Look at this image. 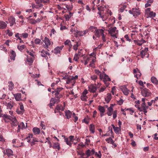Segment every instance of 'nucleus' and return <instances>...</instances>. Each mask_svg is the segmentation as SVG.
<instances>
[{
    "label": "nucleus",
    "instance_id": "1",
    "mask_svg": "<svg viewBox=\"0 0 158 158\" xmlns=\"http://www.w3.org/2000/svg\"><path fill=\"white\" fill-rule=\"evenodd\" d=\"M3 117L5 118L10 119L11 120V126L13 128L16 127L17 125H18V122L15 117H11L10 116L7 115L6 114H4L3 115Z\"/></svg>",
    "mask_w": 158,
    "mask_h": 158
},
{
    "label": "nucleus",
    "instance_id": "2",
    "mask_svg": "<svg viewBox=\"0 0 158 158\" xmlns=\"http://www.w3.org/2000/svg\"><path fill=\"white\" fill-rule=\"evenodd\" d=\"M100 78L101 79H103V81L106 87L109 85V83L107 81H110V79L109 78L108 76L105 73L103 72L102 74H100Z\"/></svg>",
    "mask_w": 158,
    "mask_h": 158
},
{
    "label": "nucleus",
    "instance_id": "3",
    "mask_svg": "<svg viewBox=\"0 0 158 158\" xmlns=\"http://www.w3.org/2000/svg\"><path fill=\"white\" fill-rule=\"evenodd\" d=\"M35 2L36 4V5H32V6L33 8H35L36 9L39 8L42 6L41 3H46L49 2L48 0H35Z\"/></svg>",
    "mask_w": 158,
    "mask_h": 158
},
{
    "label": "nucleus",
    "instance_id": "4",
    "mask_svg": "<svg viewBox=\"0 0 158 158\" xmlns=\"http://www.w3.org/2000/svg\"><path fill=\"white\" fill-rule=\"evenodd\" d=\"M98 14L100 15V17L102 19L103 21H104L105 19L107 18L109 16H111L112 14V13L110 10L106 11V12L103 14H102L101 12H99Z\"/></svg>",
    "mask_w": 158,
    "mask_h": 158
},
{
    "label": "nucleus",
    "instance_id": "5",
    "mask_svg": "<svg viewBox=\"0 0 158 158\" xmlns=\"http://www.w3.org/2000/svg\"><path fill=\"white\" fill-rule=\"evenodd\" d=\"M142 95L144 97H148L150 96L151 93L150 90L146 88H141Z\"/></svg>",
    "mask_w": 158,
    "mask_h": 158
},
{
    "label": "nucleus",
    "instance_id": "6",
    "mask_svg": "<svg viewBox=\"0 0 158 158\" xmlns=\"http://www.w3.org/2000/svg\"><path fill=\"white\" fill-rule=\"evenodd\" d=\"M109 33L110 34L111 36L114 38H117V34L118 33V31L116 30V27H114L113 28H110L108 30Z\"/></svg>",
    "mask_w": 158,
    "mask_h": 158
},
{
    "label": "nucleus",
    "instance_id": "7",
    "mask_svg": "<svg viewBox=\"0 0 158 158\" xmlns=\"http://www.w3.org/2000/svg\"><path fill=\"white\" fill-rule=\"evenodd\" d=\"M90 56L91 59V61L90 62L89 64V66L90 67H93L94 65V63L96 61V54L94 52L91 53L90 55L88 56Z\"/></svg>",
    "mask_w": 158,
    "mask_h": 158
},
{
    "label": "nucleus",
    "instance_id": "8",
    "mask_svg": "<svg viewBox=\"0 0 158 158\" xmlns=\"http://www.w3.org/2000/svg\"><path fill=\"white\" fill-rule=\"evenodd\" d=\"M137 108L140 111H143L145 113L147 112V110L148 108V106L146 105L145 103H142L141 107L138 106Z\"/></svg>",
    "mask_w": 158,
    "mask_h": 158
},
{
    "label": "nucleus",
    "instance_id": "9",
    "mask_svg": "<svg viewBox=\"0 0 158 158\" xmlns=\"http://www.w3.org/2000/svg\"><path fill=\"white\" fill-rule=\"evenodd\" d=\"M43 42L44 43V47L46 49L48 48L49 46L51 44V42L49 39L46 37H44V39L43 40Z\"/></svg>",
    "mask_w": 158,
    "mask_h": 158
},
{
    "label": "nucleus",
    "instance_id": "10",
    "mask_svg": "<svg viewBox=\"0 0 158 158\" xmlns=\"http://www.w3.org/2000/svg\"><path fill=\"white\" fill-rule=\"evenodd\" d=\"M145 15L147 18L150 17L152 18L156 16V13L150 10H146Z\"/></svg>",
    "mask_w": 158,
    "mask_h": 158
},
{
    "label": "nucleus",
    "instance_id": "11",
    "mask_svg": "<svg viewBox=\"0 0 158 158\" xmlns=\"http://www.w3.org/2000/svg\"><path fill=\"white\" fill-rule=\"evenodd\" d=\"M91 60V59L90 56H84L83 57V59L81 60V62L84 63L85 65H86Z\"/></svg>",
    "mask_w": 158,
    "mask_h": 158
},
{
    "label": "nucleus",
    "instance_id": "12",
    "mask_svg": "<svg viewBox=\"0 0 158 158\" xmlns=\"http://www.w3.org/2000/svg\"><path fill=\"white\" fill-rule=\"evenodd\" d=\"M87 93V90L86 89L85 90L81 96V99L82 101L85 102L87 101V97L86 96V94Z\"/></svg>",
    "mask_w": 158,
    "mask_h": 158
},
{
    "label": "nucleus",
    "instance_id": "13",
    "mask_svg": "<svg viewBox=\"0 0 158 158\" xmlns=\"http://www.w3.org/2000/svg\"><path fill=\"white\" fill-rule=\"evenodd\" d=\"M113 106L112 105H111L110 107H108L107 109V114L108 116H111L112 115L113 112Z\"/></svg>",
    "mask_w": 158,
    "mask_h": 158
},
{
    "label": "nucleus",
    "instance_id": "14",
    "mask_svg": "<svg viewBox=\"0 0 158 158\" xmlns=\"http://www.w3.org/2000/svg\"><path fill=\"white\" fill-rule=\"evenodd\" d=\"M12 143H13V146L14 147H18L21 146L18 139H14L12 140Z\"/></svg>",
    "mask_w": 158,
    "mask_h": 158
},
{
    "label": "nucleus",
    "instance_id": "15",
    "mask_svg": "<svg viewBox=\"0 0 158 158\" xmlns=\"http://www.w3.org/2000/svg\"><path fill=\"white\" fill-rule=\"evenodd\" d=\"M115 133L117 134H119L121 131L120 127H115L113 124L111 125Z\"/></svg>",
    "mask_w": 158,
    "mask_h": 158
},
{
    "label": "nucleus",
    "instance_id": "16",
    "mask_svg": "<svg viewBox=\"0 0 158 158\" xmlns=\"http://www.w3.org/2000/svg\"><path fill=\"white\" fill-rule=\"evenodd\" d=\"M104 33V31L102 29H100L95 30V34L97 37H99L101 35H102Z\"/></svg>",
    "mask_w": 158,
    "mask_h": 158
},
{
    "label": "nucleus",
    "instance_id": "17",
    "mask_svg": "<svg viewBox=\"0 0 158 158\" xmlns=\"http://www.w3.org/2000/svg\"><path fill=\"white\" fill-rule=\"evenodd\" d=\"M129 13L133 15L135 17L138 16L140 14L139 10H129Z\"/></svg>",
    "mask_w": 158,
    "mask_h": 158
},
{
    "label": "nucleus",
    "instance_id": "18",
    "mask_svg": "<svg viewBox=\"0 0 158 158\" xmlns=\"http://www.w3.org/2000/svg\"><path fill=\"white\" fill-rule=\"evenodd\" d=\"M27 125L26 126H25L23 122L21 123L20 124H19L18 125V129L17 130V132H19L20 129L23 130L25 129Z\"/></svg>",
    "mask_w": 158,
    "mask_h": 158
},
{
    "label": "nucleus",
    "instance_id": "19",
    "mask_svg": "<svg viewBox=\"0 0 158 158\" xmlns=\"http://www.w3.org/2000/svg\"><path fill=\"white\" fill-rule=\"evenodd\" d=\"M89 90L92 93L95 92L96 90V86L95 85H91L89 87Z\"/></svg>",
    "mask_w": 158,
    "mask_h": 158
},
{
    "label": "nucleus",
    "instance_id": "20",
    "mask_svg": "<svg viewBox=\"0 0 158 158\" xmlns=\"http://www.w3.org/2000/svg\"><path fill=\"white\" fill-rule=\"evenodd\" d=\"M148 48H145L141 52L140 55L142 58H143L146 55L148 54Z\"/></svg>",
    "mask_w": 158,
    "mask_h": 158
},
{
    "label": "nucleus",
    "instance_id": "21",
    "mask_svg": "<svg viewBox=\"0 0 158 158\" xmlns=\"http://www.w3.org/2000/svg\"><path fill=\"white\" fill-rule=\"evenodd\" d=\"M34 60V57H31L29 56H27V60L28 62V64L29 65H31Z\"/></svg>",
    "mask_w": 158,
    "mask_h": 158
},
{
    "label": "nucleus",
    "instance_id": "22",
    "mask_svg": "<svg viewBox=\"0 0 158 158\" xmlns=\"http://www.w3.org/2000/svg\"><path fill=\"white\" fill-rule=\"evenodd\" d=\"M75 82V81L71 77H68L66 81V83L68 84L71 83L72 85H73Z\"/></svg>",
    "mask_w": 158,
    "mask_h": 158
},
{
    "label": "nucleus",
    "instance_id": "23",
    "mask_svg": "<svg viewBox=\"0 0 158 158\" xmlns=\"http://www.w3.org/2000/svg\"><path fill=\"white\" fill-rule=\"evenodd\" d=\"M121 89L124 94L127 95L129 93V90L125 86H123Z\"/></svg>",
    "mask_w": 158,
    "mask_h": 158
},
{
    "label": "nucleus",
    "instance_id": "24",
    "mask_svg": "<svg viewBox=\"0 0 158 158\" xmlns=\"http://www.w3.org/2000/svg\"><path fill=\"white\" fill-rule=\"evenodd\" d=\"M8 20L10 24V26H12L13 25L14 23H15V19L13 17H10L8 19Z\"/></svg>",
    "mask_w": 158,
    "mask_h": 158
},
{
    "label": "nucleus",
    "instance_id": "25",
    "mask_svg": "<svg viewBox=\"0 0 158 158\" xmlns=\"http://www.w3.org/2000/svg\"><path fill=\"white\" fill-rule=\"evenodd\" d=\"M62 136L64 137V142L66 143V144L69 145L70 147L72 146V142L69 141L68 138L65 137L64 135H62Z\"/></svg>",
    "mask_w": 158,
    "mask_h": 158
},
{
    "label": "nucleus",
    "instance_id": "26",
    "mask_svg": "<svg viewBox=\"0 0 158 158\" xmlns=\"http://www.w3.org/2000/svg\"><path fill=\"white\" fill-rule=\"evenodd\" d=\"M52 148L54 149H57L58 150H59L60 148V144L57 142L53 143Z\"/></svg>",
    "mask_w": 158,
    "mask_h": 158
},
{
    "label": "nucleus",
    "instance_id": "27",
    "mask_svg": "<svg viewBox=\"0 0 158 158\" xmlns=\"http://www.w3.org/2000/svg\"><path fill=\"white\" fill-rule=\"evenodd\" d=\"M7 23L6 22L3 21H0V29H5L7 27Z\"/></svg>",
    "mask_w": 158,
    "mask_h": 158
},
{
    "label": "nucleus",
    "instance_id": "28",
    "mask_svg": "<svg viewBox=\"0 0 158 158\" xmlns=\"http://www.w3.org/2000/svg\"><path fill=\"white\" fill-rule=\"evenodd\" d=\"M40 55L41 56L43 57H46L47 55L49 56L50 55L49 53L47 51H44V50H42L41 52Z\"/></svg>",
    "mask_w": 158,
    "mask_h": 158
},
{
    "label": "nucleus",
    "instance_id": "29",
    "mask_svg": "<svg viewBox=\"0 0 158 158\" xmlns=\"http://www.w3.org/2000/svg\"><path fill=\"white\" fill-rule=\"evenodd\" d=\"M64 110V107H63L60 105H57L56 106V109L55 110V113H56L57 112V110L58 111L60 110L61 111H63Z\"/></svg>",
    "mask_w": 158,
    "mask_h": 158
},
{
    "label": "nucleus",
    "instance_id": "30",
    "mask_svg": "<svg viewBox=\"0 0 158 158\" xmlns=\"http://www.w3.org/2000/svg\"><path fill=\"white\" fill-rule=\"evenodd\" d=\"M32 131L35 135L39 134L40 132V130L37 127H34L32 129Z\"/></svg>",
    "mask_w": 158,
    "mask_h": 158
},
{
    "label": "nucleus",
    "instance_id": "31",
    "mask_svg": "<svg viewBox=\"0 0 158 158\" xmlns=\"http://www.w3.org/2000/svg\"><path fill=\"white\" fill-rule=\"evenodd\" d=\"M33 137V135L32 134H29L26 137V139L28 143H31Z\"/></svg>",
    "mask_w": 158,
    "mask_h": 158
},
{
    "label": "nucleus",
    "instance_id": "32",
    "mask_svg": "<svg viewBox=\"0 0 158 158\" xmlns=\"http://www.w3.org/2000/svg\"><path fill=\"white\" fill-rule=\"evenodd\" d=\"M14 96L17 101H19L22 100L21 99V94L17 93L16 94H14Z\"/></svg>",
    "mask_w": 158,
    "mask_h": 158
},
{
    "label": "nucleus",
    "instance_id": "33",
    "mask_svg": "<svg viewBox=\"0 0 158 158\" xmlns=\"http://www.w3.org/2000/svg\"><path fill=\"white\" fill-rule=\"evenodd\" d=\"M62 47H56V48L54 49L53 51L54 53L56 54L59 53L60 52V51L62 50Z\"/></svg>",
    "mask_w": 158,
    "mask_h": 158
},
{
    "label": "nucleus",
    "instance_id": "34",
    "mask_svg": "<svg viewBox=\"0 0 158 158\" xmlns=\"http://www.w3.org/2000/svg\"><path fill=\"white\" fill-rule=\"evenodd\" d=\"M10 59L14 60L16 56V54L15 52L13 50H11L10 52Z\"/></svg>",
    "mask_w": 158,
    "mask_h": 158
},
{
    "label": "nucleus",
    "instance_id": "35",
    "mask_svg": "<svg viewBox=\"0 0 158 158\" xmlns=\"http://www.w3.org/2000/svg\"><path fill=\"white\" fill-rule=\"evenodd\" d=\"M3 104H4L6 106L7 109H11L13 107V105L10 103H7L6 102L3 101Z\"/></svg>",
    "mask_w": 158,
    "mask_h": 158
},
{
    "label": "nucleus",
    "instance_id": "36",
    "mask_svg": "<svg viewBox=\"0 0 158 158\" xmlns=\"http://www.w3.org/2000/svg\"><path fill=\"white\" fill-rule=\"evenodd\" d=\"M111 95L110 94L108 93L107 94V96L105 98L106 101L107 103H109L111 99Z\"/></svg>",
    "mask_w": 158,
    "mask_h": 158
},
{
    "label": "nucleus",
    "instance_id": "37",
    "mask_svg": "<svg viewBox=\"0 0 158 158\" xmlns=\"http://www.w3.org/2000/svg\"><path fill=\"white\" fill-rule=\"evenodd\" d=\"M6 154L9 157L13 155V151L11 150L10 149H7L6 150Z\"/></svg>",
    "mask_w": 158,
    "mask_h": 158
},
{
    "label": "nucleus",
    "instance_id": "38",
    "mask_svg": "<svg viewBox=\"0 0 158 158\" xmlns=\"http://www.w3.org/2000/svg\"><path fill=\"white\" fill-rule=\"evenodd\" d=\"M90 131L93 133L95 132V126L93 124H90L89 127Z\"/></svg>",
    "mask_w": 158,
    "mask_h": 158
},
{
    "label": "nucleus",
    "instance_id": "39",
    "mask_svg": "<svg viewBox=\"0 0 158 158\" xmlns=\"http://www.w3.org/2000/svg\"><path fill=\"white\" fill-rule=\"evenodd\" d=\"M8 83L9 89V90L11 91L14 88V84L11 81H9Z\"/></svg>",
    "mask_w": 158,
    "mask_h": 158
},
{
    "label": "nucleus",
    "instance_id": "40",
    "mask_svg": "<svg viewBox=\"0 0 158 158\" xmlns=\"http://www.w3.org/2000/svg\"><path fill=\"white\" fill-rule=\"evenodd\" d=\"M65 116L67 118L69 119L71 118L72 115V113L69 110H66L65 112Z\"/></svg>",
    "mask_w": 158,
    "mask_h": 158
},
{
    "label": "nucleus",
    "instance_id": "41",
    "mask_svg": "<svg viewBox=\"0 0 158 158\" xmlns=\"http://www.w3.org/2000/svg\"><path fill=\"white\" fill-rule=\"evenodd\" d=\"M69 14H67L65 15V17L66 20H69L70 18L72 16L73 13L70 12L69 11H68Z\"/></svg>",
    "mask_w": 158,
    "mask_h": 158
},
{
    "label": "nucleus",
    "instance_id": "42",
    "mask_svg": "<svg viewBox=\"0 0 158 158\" xmlns=\"http://www.w3.org/2000/svg\"><path fill=\"white\" fill-rule=\"evenodd\" d=\"M56 100L54 98H52L51 99L50 101V103L49 104V107L51 108V107L53 106L54 104L56 103Z\"/></svg>",
    "mask_w": 158,
    "mask_h": 158
},
{
    "label": "nucleus",
    "instance_id": "43",
    "mask_svg": "<svg viewBox=\"0 0 158 158\" xmlns=\"http://www.w3.org/2000/svg\"><path fill=\"white\" fill-rule=\"evenodd\" d=\"M151 81L152 82L155 84H157L158 83V81L156 78L154 77H152L151 78Z\"/></svg>",
    "mask_w": 158,
    "mask_h": 158
},
{
    "label": "nucleus",
    "instance_id": "44",
    "mask_svg": "<svg viewBox=\"0 0 158 158\" xmlns=\"http://www.w3.org/2000/svg\"><path fill=\"white\" fill-rule=\"evenodd\" d=\"M38 142L37 139L36 138H35L34 137H33L32 141L30 143L31 146H33L34 145L35 143L36 142Z\"/></svg>",
    "mask_w": 158,
    "mask_h": 158
},
{
    "label": "nucleus",
    "instance_id": "45",
    "mask_svg": "<svg viewBox=\"0 0 158 158\" xmlns=\"http://www.w3.org/2000/svg\"><path fill=\"white\" fill-rule=\"evenodd\" d=\"M5 33L6 35H8L10 37L12 36L13 35V33L9 29H7L5 31Z\"/></svg>",
    "mask_w": 158,
    "mask_h": 158
},
{
    "label": "nucleus",
    "instance_id": "46",
    "mask_svg": "<svg viewBox=\"0 0 158 158\" xmlns=\"http://www.w3.org/2000/svg\"><path fill=\"white\" fill-rule=\"evenodd\" d=\"M98 109L100 113H104L105 112V109L103 106H98Z\"/></svg>",
    "mask_w": 158,
    "mask_h": 158
},
{
    "label": "nucleus",
    "instance_id": "47",
    "mask_svg": "<svg viewBox=\"0 0 158 158\" xmlns=\"http://www.w3.org/2000/svg\"><path fill=\"white\" fill-rule=\"evenodd\" d=\"M85 146V145L83 144L82 142L80 143L77 146V149H80L81 148H83Z\"/></svg>",
    "mask_w": 158,
    "mask_h": 158
},
{
    "label": "nucleus",
    "instance_id": "48",
    "mask_svg": "<svg viewBox=\"0 0 158 158\" xmlns=\"http://www.w3.org/2000/svg\"><path fill=\"white\" fill-rule=\"evenodd\" d=\"M106 140L108 143H110L111 144H113L114 143V141L111 137L107 138Z\"/></svg>",
    "mask_w": 158,
    "mask_h": 158
},
{
    "label": "nucleus",
    "instance_id": "49",
    "mask_svg": "<svg viewBox=\"0 0 158 158\" xmlns=\"http://www.w3.org/2000/svg\"><path fill=\"white\" fill-rule=\"evenodd\" d=\"M21 36L23 39H26L27 38L28 34L27 33H23L20 34Z\"/></svg>",
    "mask_w": 158,
    "mask_h": 158
},
{
    "label": "nucleus",
    "instance_id": "50",
    "mask_svg": "<svg viewBox=\"0 0 158 158\" xmlns=\"http://www.w3.org/2000/svg\"><path fill=\"white\" fill-rule=\"evenodd\" d=\"M27 53L28 54L27 56H29L31 57H34V52H30L28 51H27Z\"/></svg>",
    "mask_w": 158,
    "mask_h": 158
},
{
    "label": "nucleus",
    "instance_id": "51",
    "mask_svg": "<svg viewBox=\"0 0 158 158\" xmlns=\"http://www.w3.org/2000/svg\"><path fill=\"white\" fill-rule=\"evenodd\" d=\"M17 48L19 50L21 51L24 48L25 45H18Z\"/></svg>",
    "mask_w": 158,
    "mask_h": 158
},
{
    "label": "nucleus",
    "instance_id": "52",
    "mask_svg": "<svg viewBox=\"0 0 158 158\" xmlns=\"http://www.w3.org/2000/svg\"><path fill=\"white\" fill-rule=\"evenodd\" d=\"M64 44L65 45H68L69 47L70 48L71 47L72 45L71 44V42L69 40H66L65 42H64Z\"/></svg>",
    "mask_w": 158,
    "mask_h": 158
},
{
    "label": "nucleus",
    "instance_id": "53",
    "mask_svg": "<svg viewBox=\"0 0 158 158\" xmlns=\"http://www.w3.org/2000/svg\"><path fill=\"white\" fill-rule=\"evenodd\" d=\"M95 155L96 157L99 158H101L102 156L101 153L100 151H99L98 153L97 152H95Z\"/></svg>",
    "mask_w": 158,
    "mask_h": 158
},
{
    "label": "nucleus",
    "instance_id": "54",
    "mask_svg": "<svg viewBox=\"0 0 158 158\" xmlns=\"http://www.w3.org/2000/svg\"><path fill=\"white\" fill-rule=\"evenodd\" d=\"M41 40L39 39L36 38L34 40V43L36 44H39Z\"/></svg>",
    "mask_w": 158,
    "mask_h": 158
},
{
    "label": "nucleus",
    "instance_id": "55",
    "mask_svg": "<svg viewBox=\"0 0 158 158\" xmlns=\"http://www.w3.org/2000/svg\"><path fill=\"white\" fill-rule=\"evenodd\" d=\"M80 45L79 42H77L76 43V44L73 46V49L74 50H76L77 49L78 47Z\"/></svg>",
    "mask_w": 158,
    "mask_h": 158
},
{
    "label": "nucleus",
    "instance_id": "56",
    "mask_svg": "<svg viewBox=\"0 0 158 158\" xmlns=\"http://www.w3.org/2000/svg\"><path fill=\"white\" fill-rule=\"evenodd\" d=\"M113 117L114 119H115L117 116V110L114 111L113 113Z\"/></svg>",
    "mask_w": 158,
    "mask_h": 158
},
{
    "label": "nucleus",
    "instance_id": "57",
    "mask_svg": "<svg viewBox=\"0 0 158 158\" xmlns=\"http://www.w3.org/2000/svg\"><path fill=\"white\" fill-rule=\"evenodd\" d=\"M78 155H80L81 157H83L85 155V153L81 151H77Z\"/></svg>",
    "mask_w": 158,
    "mask_h": 158
},
{
    "label": "nucleus",
    "instance_id": "58",
    "mask_svg": "<svg viewBox=\"0 0 158 158\" xmlns=\"http://www.w3.org/2000/svg\"><path fill=\"white\" fill-rule=\"evenodd\" d=\"M77 36H82L84 35L83 31H77L76 32Z\"/></svg>",
    "mask_w": 158,
    "mask_h": 158
},
{
    "label": "nucleus",
    "instance_id": "59",
    "mask_svg": "<svg viewBox=\"0 0 158 158\" xmlns=\"http://www.w3.org/2000/svg\"><path fill=\"white\" fill-rule=\"evenodd\" d=\"M86 154L87 155V157H89V156L91 155V151L88 149L86 152Z\"/></svg>",
    "mask_w": 158,
    "mask_h": 158
},
{
    "label": "nucleus",
    "instance_id": "60",
    "mask_svg": "<svg viewBox=\"0 0 158 158\" xmlns=\"http://www.w3.org/2000/svg\"><path fill=\"white\" fill-rule=\"evenodd\" d=\"M96 30V27H93V26H91L89 28V30L90 31H91L92 32H93L94 31V30Z\"/></svg>",
    "mask_w": 158,
    "mask_h": 158
},
{
    "label": "nucleus",
    "instance_id": "61",
    "mask_svg": "<svg viewBox=\"0 0 158 158\" xmlns=\"http://www.w3.org/2000/svg\"><path fill=\"white\" fill-rule=\"evenodd\" d=\"M30 74H31V76L32 77H33L34 78H35L36 77H39V74H35L34 75L33 74H31V73H29Z\"/></svg>",
    "mask_w": 158,
    "mask_h": 158
},
{
    "label": "nucleus",
    "instance_id": "62",
    "mask_svg": "<svg viewBox=\"0 0 158 158\" xmlns=\"http://www.w3.org/2000/svg\"><path fill=\"white\" fill-rule=\"evenodd\" d=\"M16 112L19 114H23L24 112L23 111V110H19V109H17L16 110Z\"/></svg>",
    "mask_w": 158,
    "mask_h": 158
},
{
    "label": "nucleus",
    "instance_id": "63",
    "mask_svg": "<svg viewBox=\"0 0 158 158\" xmlns=\"http://www.w3.org/2000/svg\"><path fill=\"white\" fill-rule=\"evenodd\" d=\"M78 56V54H75L73 60H74L75 61H77L78 59H79Z\"/></svg>",
    "mask_w": 158,
    "mask_h": 158
},
{
    "label": "nucleus",
    "instance_id": "64",
    "mask_svg": "<svg viewBox=\"0 0 158 158\" xmlns=\"http://www.w3.org/2000/svg\"><path fill=\"white\" fill-rule=\"evenodd\" d=\"M20 34H19V33H16L15 34V36L16 37L17 39V40L18 39V40H20V38L19 36L20 35Z\"/></svg>",
    "mask_w": 158,
    "mask_h": 158
}]
</instances>
